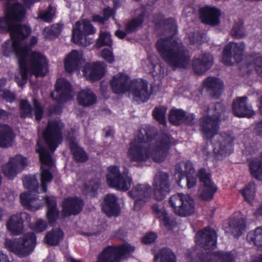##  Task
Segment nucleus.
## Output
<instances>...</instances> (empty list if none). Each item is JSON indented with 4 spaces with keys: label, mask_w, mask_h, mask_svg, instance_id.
<instances>
[{
    "label": "nucleus",
    "mask_w": 262,
    "mask_h": 262,
    "mask_svg": "<svg viewBox=\"0 0 262 262\" xmlns=\"http://www.w3.org/2000/svg\"><path fill=\"white\" fill-rule=\"evenodd\" d=\"M30 216L26 212L17 213L10 217L7 222V229L13 235H19L24 231V219Z\"/></svg>",
    "instance_id": "obj_23"
},
{
    "label": "nucleus",
    "mask_w": 262,
    "mask_h": 262,
    "mask_svg": "<svg viewBox=\"0 0 262 262\" xmlns=\"http://www.w3.org/2000/svg\"><path fill=\"white\" fill-rule=\"evenodd\" d=\"M253 63L248 64V68L254 67L257 74L262 77V57H252L250 60Z\"/></svg>",
    "instance_id": "obj_50"
},
{
    "label": "nucleus",
    "mask_w": 262,
    "mask_h": 262,
    "mask_svg": "<svg viewBox=\"0 0 262 262\" xmlns=\"http://www.w3.org/2000/svg\"><path fill=\"white\" fill-rule=\"evenodd\" d=\"M15 136L11 128L6 125L0 126V147L12 146Z\"/></svg>",
    "instance_id": "obj_32"
},
{
    "label": "nucleus",
    "mask_w": 262,
    "mask_h": 262,
    "mask_svg": "<svg viewBox=\"0 0 262 262\" xmlns=\"http://www.w3.org/2000/svg\"><path fill=\"white\" fill-rule=\"evenodd\" d=\"M62 29V24H54L51 27H48L45 28L43 32V35L47 39H53L57 37L60 34Z\"/></svg>",
    "instance_id": "obj_44"
},
{
    "label": "nucleus",
    "mask_w": 262,
    "mask_h": 262,
    "mask_svg": "<svg viewBox=\"0 0 262 262\" xmlns=\"http://www.w3.org/2000/svg\"><path fill=\"white\" fill-rule=\"evenodd\" d=\"M101 57L108 63H113L115 58L112 50L104 49L102 50Z\"/></svg>",
    "instance_id": "obj_55"
},
{
    "label": "nucleus",
    "mask_w": 262,
    "mask_h": 262,
    "mask_svg": "<svg viewBox=\"0 0 262 262\" xmlns=\"http://www.w3.org/2000/svg\"><path fill=\"white\" fill-rule=\"evenodd\" d=\"M151 209L161 225L168 230H171L177 226L176 219L172 214L168 213L162 205L154 204L152 205Z\"/></svg>",
    "instance_id": "obj_19"
},
{
    "label": "nucleus",
    "mask_w": 262,
    "mask_h": 262,
    "mask_svg": "<svg viewBox=\"0 0 262 262\" xmlns=\"http://www.w3.org/2000/svg\"><path fill=\"white\" fill-rule=\"evenodd\" d=\"M157 49L165 62L173 67H185L189 63V56L184 47L171 38L159 39Z\"/></svg>",
    "instance_id": "obj_4"
},
{
    "label": "nucleus",
    "mask_w": 262,
    "mask_h": 262,
    "mask_svg": "<svg viewBox=\"0 0 262 262\" xmlns=\"http://www.w3.org/2000/svg\"><path fill=\"white\" fill-rule=\"evenodd\" d=\"M194 254H188L185 258V262H233V256L229 252H217L207 254L200 256L196 258H194Z\"/></svg>",
    "instance_id": "obj_18"
},
{
    "label": "nucleus",
    "mask_w": 262,
    "mask_h": 262,
    "mask_svg": "<svg viewBox=\"0 0 262 262\" xmlns=\"http://www.w3.org/2000/svg\"><path fill=\"white\" fill-rule=\"evenodd\" d=\"M249 168L252 176L259 180L262 181V153L259 157L250 161Z\"/></svg>",
    "instance_id": "obj_39"
},
{
    "label": "nucleus",
    "mask_w": 262,
    "mask_h": 262,
    "mask_svg": "<svg viewBox=\"0 0 262 262\" xmlns=\"http://www.w3.org/2000/svg\"><path fill=\"white\" fill-rule=\"evenodd\" d=\"M187 181V186L188 188H190L195 185L196 179L195 174L188 175L186 176Z\"/></svg>",
    "instance_id": "obj_63"
},
{
    "label": "nucleus",
    "mask_w": 262,
    "mask_h": 262,
    "mask_svg": "<svg viewBox=\"0 0 262 262\" xmlns=\"http://www.w3.org/2000/svg\"><path fill=\"white\" fill-rule=\"evenodd\" d=\"M166 108L165 107H157L154 109L152 114L154 117L157 120H158L161 124L164 125L166 123Z\"/></svg>",
    "instance_id": "obj_48"
},
{
    "label": "nucleus",
    "mask_w": 262,
    "mask_h": 262,
    "mask_svg": "<svg viewBox=\"0 0 262 262\" xmlns=\"http://www.w3.org/2000/svg\"><path fill=\"white\" fill-rule=\"evenodd\" d=\"M128 193L130 197L135 200L134 209L139 210L150 200L151 196V188L148 184H138Z\"/></svg>",
    "instance_id": "obj_15"
},
{
    "label": "nucleus",
    "mask_w": 262,
    "mask_h": 262,
    "mask_svg": "<svg viewBox=\"0 0 262 262\" xmlns=\"http://www.w3.org/2000/svg\"><path fill=\"white\" fill-rule=\"evenodd\" d=\"M132 182L130 176L120 173L118 167L113 166L108 167L106 183L110 187L118 190L126 191L130 188Z\"/></svg>",
    "instance_id": "obj_10"
},
{
    "label": "nucleus",
    "mask_w": 262,
    "mask_h": 262,
    "mask_svg": "<svg viewBox=\"0 0 262 262\" xmlns=\"http://www.w3.org/2000/svg\"><path fill=\"white\" fill-rule=\"evenodd\" d=\"M82 201L78 199L69 198L64 200L62 203V212L64 216L75 215L82 209Z\"/></svg>",
    "instance_id": "obj_31"
},
{
    "label": "nucleus",
    "mask_w": 262,
    "mask_h": 262,
    "mask_svg": "<svg viewBox=\"0 0 262 262\" xmlns=\"http://www.w3.org/2000/svg\"><path fill=\"white\" fill-rule=\"evenodd\" d=\"M185 114L184 111L181 110H172L169 115V121L173 124L177 125L183 121L186 123L191 124L194 119L192 114L188 115L185 119Z\"/></svg>",
    "instance_id": "obj_34"
},
{
    "label": "nucleus",
    "mask_w": 262,
    "mask_h": 262,
    "mask_svg": "<svg viewBox=\"0 0 262 262\" xmlns=\"http://www.w3.org/2000/svg\"><path fill=\"white\" fill-rule=\"evenodd\" d=\"M55 89L51 96L58 101H67L73 97L71 85L65 79H59L56 82Z\"/></svg>",
    "instance_id": "obj_20"
},
{
    "label": "nucleus",
    "mask_w": 262,
    "mask_h": 262,
    "mask_svg": "<svg viewBox=\"0 0 262 262\" xmlns=\"http://www.w3.org/2000/svg\"><path fill=\"white\" fill-rule=\"evenodd\" d=\"M169 204L173 212L182 217L190 216L195 212V202L187 194L178 193L171 195Z\"/></svg>",
    "instance_id": "obj_6"
},
{
    "label": "nucleus",
    "mask_w": 262,
    "mask_h": 262,
    "mask_svg": "<svg viewBox=\"0 0 262 262\" xmlns=\"http://www.w3.org/2000/svg\"><path fill=\"white\" fill-rule=\"evenodd\" d=\"M45 200L47 205V217L50 224H53L59 216L55 198L54 196H46Z\"/></svg>",
    "instance_id": "obj_35"
},
{
    "label": "nucleus",
    "mask_w": 262,
    "mask_h": 262,
    "mask_svg": "<svg viewBox=\"0 0 262 262\" xmlns=\"http://www.w3.org/2000/svg\"><path fill=\"white\" fill-rule=\"evenodd\" d=\"M28 165L27 158L21 155L11 157L2 166V171L6 177L12 179L21 172Z\"/></svg>",
    "instance_id": "obj_13"
},
{
    "label": "nucleus",
    "mask_w": 262,
    "mask_h": 262,
    "mask_svg": "<svg viewBox=\"0 0 262 262\" xmlns=\"http://www.w3.org/2000/svg\"><path fill=\"white\" fill-rule=\"evenodd\" d=\"M112 10L107 8L103 10V17H102L98 15H95L93 17V20L95 22H98L100 24H103L105 20L113 14Z\"/></svg>",
    "instance_id": "obj_51"
},
{
    "label": "nucleus",
    "mask_w": 262,
    "mask_h": 262,
    "mask_svg": "<svg viewBox=\"0 0 262 262\" xmlns=\"http://www.w3.org/2000/svg\"><path fill=\"white\" fill-rule=\"evenodd\" d=\"M247 97H243L236 99L232 105L233 113L239 117H251L254 112L250 106L246 105Z\"/></svg>",
    "instance_id": "obj_28"
},
{
    "label": "nucleus",
    "mask_w": 262,
    "mask_h": 262,
    "mask_svg": "<svg viewBox=\"0 0 262 262\" xmlns=\"http://www.w3.org/2000/svg\"><path fill=\"white\" fill-rule=\"evenodd\" d=\"M189 37L191 43L196 46L202 42H204L206 40V35L205 34H200L198 33L193 34L190 35Z\"/></svg>",
    "instance_id": "obj_53"
},
{
    "label": "nucleus",
    "mask_w": 262,
    "mask_h": 262,
    "mask_svg": "<svg viewBox=\"0 0 262 262\" xmlns=\"http://www.w3.org/2000/svg\"><path fill=\"white\" fill-rule=\"evenodd\" d=\"M84 59L82 52L73 50L65 59L64 68L67 72H72L77 70L83 62Z\"/></svg>",
    "instance_id": "obj_29"
},
{
    "label": "nucleus",
    "mask_w": 262,
    "mask_h": 262,
    "mask_svg": "<svg viewBox=\"0 0 262 262\" xmlns=\"http://www.w3.org/2000/svg\"><path fill=\"white\" fill-rule=\"evenodd\" d=\"M255 192V185L254 182H250L244 189L241 190V193L245 200L251 203L254 199Z\"/></svg>",
    "instance_id": "obj_45"
},
{
    "label": "nucleus",
    "mask_w": 262,
    "mask_h": 262,
    "mask_svg": "<svg viewBox=\"0 0 262 262\" xmlns=\"http://www.w3.org/2000/svg\"><path fill=\"white\" fill-rule=\"evenodd\" d=\"M154 128L146 126L140 129L129 145L127 151L129 159L138 163L152 159L161 163L165 159L171 140L166 135L154 136Z\"/></svg>",
    "instance_id": "obj_2"
},
{
    "label": "nucleus",
    "mask_w": 262,
    "mask_h": 262,
    "mask_svg": "<svg viewBox=\"0 0 262 262\" xmlns=\"http://www.w3.org/2000/svg\"><path fill=\"white\" fill-rule=\"evenodd\" d=\"M34 107L35 118L36 120H39L42 115V110L39 103L35 99L34 100Z\"/></svg>",
    "instance_id": "obj_58"
},
{
    "label": "nucleus",
    "mask_w": 262,
    "mask_h": 262,
    "mask_svg": "<svg viewBox=\"0 0 262 262\" xmlns=\"http://www.w3.org/2000/svg\"><path fill=\"white\" fill-rule=\"evenodd\" d=\"M248 241L257 247H262V226L249 232L247 236Z\"/></svg>",
    "instance_id": "obj_43"
},
{
    "label": "nucleus",
    "mask_w": 262,
    "mask_h": 262,
    "mask_svg": "<svg viewBox=\"0 0 262 262\" xmlns=\"http://www.w3.org/2000/svg\"><path fill=\"white\" fill-rule=\"evenodd\" d=\"M213 64V57L208 53H202L194 57L192 67L194 72L198 74L204 73L209 69Z\"/></svg>",
    "instance_id": "obj_25"
},
{
    "label": "nucleus",
    "mask_w": 262,
    "mask_h": 262,
    "mask_svg": "<svg viewBox=\"0 0 262 262\" xmlns=\"http://www.w3.org/2000/svg\"><path fill=\"white\" fill-rule=\"evenodd\" d=\"M198 174L200 181L204 184L199 190L200 196L204 200L212 199L214 192L216 191V188L210 180L209 173L206 169L202 168Z\"/></svg>",
    "instance_id": "obj_17"
},
{
    "label": "nucleus",
    "mask_w": 262,
    "mask_h": 262,
    "mask_svg": "<svg viewBox=\"0 0 262 262\" xmlns=\"http://www.w3.org/2000/svg\"><path fill=\"white\" fill-rule=\"evenodd\" d=\"M36 236L33 232L25 233L20 241L15 239L13 241L7 239L6 247L11 252L20 257H24L31 254L36 245Z\"/></svg>",
    "instance_id": "obj_8"
},
{
    "label": "nucleus",
    "mask_w": 262,
    "mask_h": 262,
    "mask_svg": "<svg viewBox=\"0 0 262 262\" xmlns=\"http://www.w3.org/2000/svg\"><path fill=\"white\" fill-rule=\"evenodd\" d=\"M112 41L110 33L105 31L101 30L99 34V37L96 43V46L100 48L103 46H111Z\"/></svg>",
    "instance_id": "obj_46"
},
{
    "label": "nucleus",
    "mask_w": 262,
    "mask_h": 262,
    "mask_svg": "<svg viewBox=\"0 0 262 262\" xmlns=\"http://www.w3.org/2000/svg\"><path fill=\"white\" fill-rule=\"evenodd\" d=\"M232 35L237 38H241L244 36L245 33L242 24H236L232 30Z\"/></svg>",
    "instance_id": "obj_54"
},
{
    "label": "nucleus",
    "mask_w": 262,
    "mask_h": 262,
    "mask_svg": "<svg viewBox=\"0 0 262 262\" xmlns=\"http://www.w3.org/2000/svg\"><path fill=\"white\" fill-rule=\"evenodd\" d=\"M130 89L131 93L135 100L139 102H146L149 97L150 93L148 89V83L145 80H139L133 82Z\"/></svg>",
    "instance_id": "obj_26"
},
{
    "label": "nucleus",
    "mask_w": 262,
    "mask_h": 262,
    "mask_svg": "<svg viewBox=\"0 0 262 262\" xmlns=\"http://www.w3.org/2000/svg\"><path fill=\"white\" fill-rule=\"evenodd\" d=\"M102 209L109 216H117L120 213V207L117 197L113 194H108L104 197Z\"/></svg>",
    "instance_id": "obj_30"
},
{
    "label": "nucleus",
    "mask_w": 262,
    "mask_h": 262,
    "mask_svg": "<svg viewBox=\"0 0 262 262\" xmlns=\"http://www.w3.org/2000/svg\"><path fill=\"white\" fill-rule=\"evenodd\" d=\"M96 32V29L89 20H83L76 22L72 31V40L74 42L83 46L92 43V39H87L85 34H92Z\"/></svg>",
    "instance_id": "obj_11"
},
{
    "label": "nucleus",
    "mask_w": 262,
    "mask_h": 262,
    "mask_svg": "<svg viewBox=\"0 0 262 262\" xmlns=\"http://www.w3.org/2000/svg\"><path fill=\"white\" fill-rule=\"evenodd\" d=\"M216 234L212 229L206 227L199 231L195 236L196 243L205 249H211L216 244Z\"/></svg>",
    "instance_id": "obj_21"
},
{
    "label": "nucleus",
    "mask_w": 262,
    "mask_h": 262,
    "mask_svg": "<svg viewBox=\"0 0 262 262\" xmlns=\"http://www.w3.org/2000/svg\"><path fill=\"white\" fill-rule=\"evenodd\" d=\"M63 233L59 229H53L48 232L45 237V242L50 245H57L62 239Z\"/></svg>",
    "instance_id": "obj_40"
},
{
    "label": "nucleus",
    "mask_w": 262,
    "mask_h": 262,
    "mask_svg": "<svg viewBox=\"0 0 262 262\" xmlns=\"http://www.w3.org/2000/svg\"><path fill=\"white\" fill-rule=\"evenodd\" d=\"M157 59L155 56L151 57L150 58L147 59L144 62L148 64V68H146V70L148 71L149 72L155 71L156 67V63H157Z\"/></svg>",
    "instance_id": "obj_61"
},
{
    "label": "nucleus",
    "mask_w": 262,
    "mask_h": 262,
    "mask_svg": "<svg viewBox=\"0 0 262 262\" xmlns=\"http://www.w3.org/2000/svg\"><path fill=\"white\" fill-rule=\"evenodd\" d=\"M55 14V10L51 7H49L46 11H42L39 13V17L47 21H50Z\"/></svg>",
    "instance_id": "obj_52"
},
{
    "label": "nucleus",
    "mask_w": 262,
    "mask_h": 262,
    "mask_svg": "<svg viewBox=\"0 0 262 262\" xmlns=\"http://www.w3.org/2000/svg\"><path fill=\"white\" fill-rule=\"evenodd\" d=\"M255 130L258 135L262 136V121L256 124Z\"/></svg>",
    "instance_id": "obj_64"
},
{
    "label": "nucleus",
    "mask_w": 262,
    "mask_h": 262,
    "mask_svg": "<svg viewBox=\"0 0 262 262\" xmlns=\"http://www.w3.org/2000/svg\"><path fill=\"white\" fill-rule=\"evenodd\" d=\"M47 227L46 222L41 219H38L32 226V229L36 232H41L45 231Z\"/></svg>",
    "instance_id": "obj_56"
},
{
    "label": "nucleus",
    "mask_w": 262,
    "mask_h": 262,
    "mask_svg": "<svg viewBox=\"0 0 262 262\" xmlns=\"http://www.w3.org/2000/svg\"><path fill=\"white\" fill-rule=\"evenodd\" d=\"M62 123L58 121H50L43 133L45 141L49 149L54 152L62 141L61 129Z\"/></svg>",
    "instance_id": "obj_12"
},
{
    "label": "nucleus",
    "mask_w": 262,
    "mask_h": 262,
    "mask_svg": "<svg viewBox=\"0 0 262 262\" xmlns=\"http://www.w3.org/2000/svg\"><path fill=\"white\" fill-rule=\"evenodd\" d=\"M135 250V247L128 243L118 247H108L99 256L97 262H119L133 253Z\"/></svg>",
    "instance_id": "obj_9"
},
{
    "label": "nucleus",
    "mask_w": 262,
    "mask_h": 262,
    "mask_svg": "<svg viewBox=\"0 0 262 262\" xmlns=\"http://www.w3.org/2000/svg\"><path fill=\"white\" fill-rule=\"evenodd\" d=\"M133 83L128 75L123 73L115 75L110 82L112 90L116 94L124 93L129 91Z\"/></svg>",
    "instance_id": "obj_22"
},
{
    "label": "nucleus",
    "mask_w": 262,
    "mask_h": 262,
    "mask_svg": "<svg viewBox=\"0 0 262 262\" xmlns=\"http://www.w3.org/2000/svg\"><path fill=\"white\" fill-rule=\"evenodd\" d=\"M245 48L243 42H231L226 45L222 56V62L227 66L232 65L240 61Z\"/></svg>",
    "instance_id": "obj_14"
},
{
    "label": "nucleus",
    "mask_w": 262,
    "mask_h": 262,
    "mask_svg": "<svg viewBox=\"0 0 262 262\" xmlns=\"http://www.w3.org/2000/svg\"><path fill=\"white\" fill-rule=\"evenodd\" d=\"M0 96H2L6 101L10 102H12L15 98L14 94L8 90H1Z\"/></svg>",
    "instance_id": "obj_59"
},
{
    "label": "nucleus",
    "mask_w": 262,
    "mask_h": 262,
    "mask_svg": "<svg viewBox=\"0 0 262 262\" xmlns=\"http://www.w3.org/2000/svg\"><path fill=\"white\" fill-rule=\"evenodd\" d=\"M176 174H178V177L181 179L182 176H187L194 174V170L192 167V164L190 162H183L176 165L175 167Z\"/></svg>",
    "instance_id": "obj_42"
},
{
    "label": "nucleus",
    "mask_w": 262,
    "mask_h": 262,
    "mask_svg": "<svg viewBox=\"0 0 262 262\" xmlns=\"http://www.w3.org/2000/svg\"><path fill=\"white\" fill-rule=\"evenodd\" d=\"M221 15L219 9L214 7L206 6L200 9V17L204 23L216 25L219 24V17Z\"/></svg>",
    "instance_id": "obj_27"
},
{
    "label": "nucleus",
    "mask_w": 262,
    "mask_h": 262,
    "mask_svg": "<svg viewBox=\"0 0 262 262\" xmlns=\"http://www.w3.org/2000/svg\"><path fill=\"white\" fill-rule=\"evenodd\" d=\"M68 142L75 160L78 162H84L88 159V156L82 148L79 147L75 141L74 134L68 137Z\"/></svg>",
    "instance_id": "obj_33"
},
{
    "label": "nucleus",
    "mask_w": 262,
    "mask_h": 262,
    "mask_svg": "<svg viewBox=\"0 0 262 262\" xmlns=\"http://www.w3.org/2000/svg\"><path fill=\"white\" fill-rule=\"evenodd\" d=\"M23 184L29 190L23 193L20 195L21 204L26 208L35 211L39 209L41 206V201L36 198L35 193H40L38 191V182L35 176L25 177L23 179Z\"/></svg>",
    "instance_id": "obj_5"
},
{
    "label": "nucleus",
    "mask_w": 262,
    "mask_h": 262,
    "mask_svg": "<svg viewBox=\"0 0 262 262\" xmlns=\"http://www.w3.org/2000/svg\"><path fill=\"white\" fill-rule=\"evenodd\" d=\"M77 99L79 104L84 106H91L97 101L96 95L89 89L81 90L78 93Z\"/></svg>",
    "instance_id": "obj_37"
},
{
    "label": "nucleus",
    "mask_w": 262,
    "mask_h": 262,
    "mask_svg": "<svg viewBox=\"0 0 262 262\" xmlns=\"http://www.w3.org/2000/svg\"><path fill=\"white\" fill-rule=\"evenodd\" d=\"M105 68L103 63L93 62L85 64L82 72L85 78L91 81H97L104 75Z\"/></svg>",
    "instance_id": "obj_24"
},
{
    "label": "nucleus",
    "mask_w": 262,
    "mask_h": 262,
    "mask_svg": "<svg viewBox=\"0 0 262 262\" xmlns=\"http://www.w3.org/2000/svg\"><path fill=\"white\" fill-rule=\"evenodd\" d=\"M100 183L98 180L92 181L90 182L89 186L86 187V191L88 193H90L91 194H93L95 191L99 187Z\"/></svg>",
    "instance_id": "obj_57"
},
{
    "label": "nucleus",
    "mask_w": 262,
    "mask_h": 262,
    "mask_svg": "<svg viewBox=\"0 0 262 262\" xmlns=\"http://www.w3.org/2000/svg\"><path fill=\"white\" fill-rule=\"evenodd\" d=\"M212 110L209 109L208 116L202 118L200 122L201 132L205 138H213L212 147L215 154L221 155L229 154L232 150L233 138L225 133L217 134L219 129V117L217 115L212 116Z\"/></svg>",
    "instance_id": "obj_3"
},
{
    "label": "nucleus",
    "mask_w": 262,
    "mask_h": 262,
    "mask_svg": "<svg viewBox=\"0 0 262 262\" xmlns=\"http://www.w3.org/2000/svg\"><path fill=\"white\" fill-rule=\"evenodd\" d=\"M229 231L234 237L240 236L246 229V223L243 217L230 221L229 225Z\"/></svg>",
    "instance_id": "obj_38"
},
{
    "label": "nucleus",
    "mask_w": 262,
    "mask_h": 262,
    "mask_svg": "<svg viewBox=\"0 0 262 262\" xmlns=\"http://www.w3.org/2000/svg\"><path fill=\"white\" fill-rule=\"evenodd\" d=\"M6 13L0 18V32L9 31L11 39L2 46L4 55L9 56L14 53L17 57L18 72L15 80L19 86L26 83L29 74L36 77H43L48 71V61L41 53L30 52L37 42V38L32 36L27 43L26 38L31 33L26 25H20L19 21L25 16L26 9L15 0H7Z\"/></svg>",
    "instance_id": "obj_1"
},
{
    "label": "nucleus",
    "mask_w": 262,
    "mask_h": 262,
    "mask_svg": "<svg viewBox=\"0 0 262 262\" xmlns=\"http://www.w3.org/2000/svg\"><path fill=\"white\" fill-rule=\"evenodd\" d=\"M143 21V15H141L138 18L133 19L126 25V32H132L139 28Z\"/></svg>",
    "instance_id": "obj_49"
},
{
    "label": "nucleus",
    "mask_w": 262,
    "mask_h": 262,
    "mask_svg": "<svg viewBox=\"0 0 262 262\" xmlns=\"http://www.w3.org/2000/svg\"><path fill=\"white\" fill-rule=\"evenodd\" d=\"M152 186L155 200H163L171 190L168 174L162 171L158 172L154 177Z\"/></svg>",
    "instance_id": "obj_16"
},
{
    "label": "nucleus",
    "mask_w": 262,
    "mask_h": 262,
    "mask_svg": "<svg viewBox=\"0 0 262 262\" xmlns=\"http://www.w3.org/2000/svg\"><path fill=\"white\" fill-rule=\"evenodd\" d=\"M204 84L215 97L220 95L224 88L222 81L215 77L206 78L204 81Z\"/></svg>",
    "instance_id": "obj_36"
},
{
    "label": "nucleus",
    "mask_w": 262,
    "mask_h": 262,
    "mask_svg": "<svg viewBox=\"0 0 262 262\" xmlns=\"http://www.w3.org/2000/svg\"><path fill=\"white\" fill-rule=\"evenodd\" d=\"M155 262H176V257L171 250L163 249L155 256Z\"/></svg>",
    "instance_id": "obj_41"
},
{
    "label": "nucleus",
    "mask_w": 262,
    "mask_h": 262,
    "mask_svg": "<svg viewBox=\"0 0 262 262\" xmlns=\"http://www.w3.org/2000/svg\"><path fill=\"white\" fill-rule=\"evenodd\" d=\"M165 24L167 28L169 29L170 34L171 35L175 34L177 32V26L174 20L169 18L166 20Z\"/></svg>",
    "instance_id": "obj_60"
},
{
    "label": "nucleus",
    "mask_w": 262,
    "mask_h": 262,
    "mask_svg": "<svg viewBox=\"0 0 262 262\" xmlns=\"http://www.w3.org/2000/svg\"><path fill=\"white\" fill-rule=\"evenodd\" d=\"M20 114L22 118L32 117V110L30 104L26 100H22L19 104Z\"/></svg>",
    "instance_id": "obj_47"
},
{
    "label": "nucleus",
    "mask_w": 262,
    "mask_h": 262,
    "mask_svg": "<svg viewBox=\"0 0 262 262\" xmlns=\"http://www.w3.org/2000/svg\"><path fill=\"white\" fill-rule=\"evenodd\" d=\"M157 237V235L155 233L150 232L146 234L143 237L142 241L145 244H149L153 243Z\"/></svg>",
    "instance_id": "obj_62"
},
{
    "label": "nucleus",
    "mask_w": 262,
    "mask_h": 262,
    "mask_svg": "<svg viewBox=\"0 0 262 262\" xmlns=\"http://www.w3.org/2000/svg\"><path fill=\"white\" fill-rule=\"evenodd\" d=\"M38 154L40 166V190L45 192L47 190V185L53 179L52 171L54 167V162L50 154L41 145L40 141H38L36 149Z\"/></svg>",
    "instance_id": "obj_7"
}]
</instances>
